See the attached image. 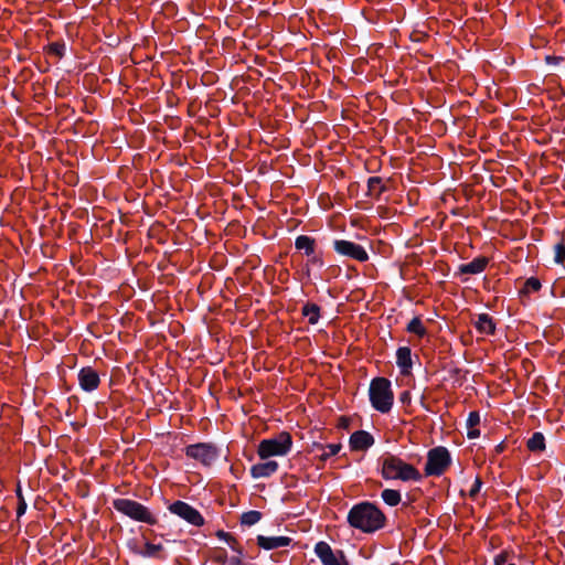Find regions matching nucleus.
Segmentation results:
<instances>
[{"label": "nucleus", "mask_w": 565, "mask_h": 565, "mask_svg": "<svg viewBox=\"0 0 565 565\" xmlns=\"http://www.w3.org/2000/svg\"><path fill=\"white\" fill-rule=\"evenodd\" d=\"M348 521L363 532H374L383 526L384 515L373 504L361 503L350 510Z\"/></svg>", "instance_id": "1"}, {"label": "nucleus", "mask_w": 565, "mask_h": 565, "mask_svg": "<svg viewBox=\"0 0 565 565\" xmlns=\"http://www.w3.org/2000/svg\"><path fill=\"white\" fill-rule=\"evenodd\" d=\"M382 477L386 480L417 481L420 473L412 465L398 457L387 455L382 458Z\"/></svg>", "instance_id": "2"}, {"label": "nucleus", "mask_w": 565, "mask_h": 565, "mask_svg": "<svg viewBox=\"0 0 565 565\" xmlns=\"http://www.w3.org/2000/svg\"><path fill=\"white\" fill-rule=\"evenodd\" d=\"M370 401L372 406L381 413H387L392 408L393 392L388 380L377 377L371 382Z\"/></svg>", "instance_id": "3"}, {"label": "nucleus", "mask_w": 565, "mask_h": 565, "mask_svg": "<svg viewBox=\"0 0 565 565\" xmlns=\"http://www.w3.org/2000/svg\"><path fill=\"white\" fill-rule=\"evenodd\" d=\"M292 446L289 433L282 431L277 436L264 439L259 443L257 454L262 460H266L275 456H286Z\"/></svg>", "instance_id": "4"}, {"label": "nucleus", "mask_w": 565, "mask_h": 565, "mask_svg": "<svg viewBox=\"0 0 565 565\" xmlns=\"http://www.w3.org/2000/svg\"><path fill=\"white\" fill-rule=\"evenodd\" d=\"M113 504L118 512L129 516L135 521L145 522L148 524L156 522L153 515L148 511L146 507L139 502L129 499H116Z\"/></svg>", "instance_id": "5"}, {"label": "nucleus", "mask_w": 565, "mask_h": 565, "mask_svg": "<svg viewBox=\"0 0 565 565\" xmlns=\"http://www.w3.org/2000/svg\"><path fill=\"white\" fill-rule=\"evenodd\" d=\"M450 463L449 451L444 447H437L428 452L425 472L428 476H439Z\"/></svg>", "instance_id": "6"}, {"label": "nucleus", "mask_w": 565, "mask_h": 565, "mask_svg": "<svg viewBox=\"0 0 565 565\" xmlns=\"http://www.w3.org/2000/svg\"><path fill=\"white\" fill-rule=\"evenodd\" d=\"M169 510L192 525L200 526L203 524V518L199 511L185 502L177 501L169 507Z\"/></svg>", "instance_id": "7"}, {"label": "nucleus", "mask_w": 565, "mask_h": 565, "mask_svg": "<svg viewBox=\"0 0 565 565\" xmlns=\"http://www.w3.org/2000/svg\"><path fill=\"white\" fill-rule=\"evenodd\" d=\"M315 552L323 565H347L343 553H334L326 542H318L315 546Z\"/></svg>", "instance_id": "8"}, {"label": "nucleus", "mask_w": 565, "mask_h": 565, "mask_svg": "<svg viewBox=\"0 0 565 565\" xmlns=\"http://www.w3.org/2000/svg\"><path fill=\"white\" fill-rule=\"evenodd\" d=\"M186 455L203 465H211L217 457L216 449L206 444L191 445L186 448Z\"/></svg>", "instance_id": "9"}, {"label": "nucleus", "mask_w": 565, "mask_h": 565, "mask_svg": "<svg viewBox=\"0 0 565 565\" xmlns=\"http://www.w3.org/2000/svg\"><path fill=\"white\" fill-rule=\"evenodd\" d=\"M334 249L339 254L351 257L359 262H364L369 257L366 250L361 245L344 239L335 241Z\"/></svg>", "instance_id": "10"}, {"label": "nucleus", "mask_w": 565, "mask_h": 565, "mask_svg": "<svg viewBox=\"0 0 565 565\" xmlns=\"http://www.w3.org/2000/svg\"><path fill=\"white\" fill-rule=\"evenodd\" d=\"M78 382L83 390L94 391L99 384V376L92 367H84L78 373Z\"/></svg>", "instance_id": "11"}, {"label": "nucleus", "mask_w": 565, "mask_h": 565, "mask_svg": "<svg viewBox=\"0 0 565 565\" xmlns=\"http://www.w3.org/2000/svg\"><path fill=\"white\" fill-rule=\"evenodd\" d=\"M278 469V463L275 460L266 459L263 462L253 465L250 468V475L255 479L267 478L274 475Z\"/></svg>", "instance_id": "12"}, {"label": "nucleus", "mask_w": 565, "mask_h": 565, "mask_svg": "<svg viewBox=\"0 0 565 565\" xmlns=\"http://www.w3.org/2000/svg\"><path fill=\"white\" fill-rule=\"evenodd\" d=\"M291 542V539L288 536H264L259 535L257 537V543L260 547L265 550H275L279 547L288 546Z\"/></svg>", "instance_id": "13"}, {"label": "nucleus", "mask_w": 565, "mask_h": 565, "mask_svg": "<svg viewBox=\"0 0 565 565\" xmlns=\"http://www.w3.org/2000/svg\"><path fill=\"white\" fill-rule=\"evenodd\" d=\"M374 444V439L371 434L364 430L355 431L350 437V446L354 450H364Z\"/></svg>", "instance_id": "14"}, {"label": "nucleus", "mask_w": 565, "mask_h": 565, "mask_svg": "<svg viewBox=\"0 0 565 565\" xmlns=\"http://www.w3.org/2000/svg\"><path fill=\"white\" fill-rule=\"evenodd\" d=\"M341 449L340 444H329V445H321V444H313L311 451L316 454V456L322 460L326 461L330 457L337 455Z\"/></svg>", "instance_id": "15"}, {"label": "nucleus", "mask_w": 565, "mask_h": 565, "mask_svg": "<svg viewBox=\"0 0 565 565\" xmlns=\"http://www.w3.org/2000/svg\"><path fill=\"white\" fill-rule=\"evenodd\" d=\"M488 264V259L486 257H479L473 259L468 264H462L459 267L460 273L476 275L484 270Z\"/></svg>", "instance_id": "16"}, {"label": "nucleus", "mask_w": 565, "mask_h": 565, "mask_svg": "<svg viewBox=\"0 0 565 565\" xmlns=\"http://www.w3.org/2000/svg\"><path fill=\"white\" fill-rule=\"evenodd\" d=\"M397 365L402 369L403 374H407L412 367V353L406 347L399 348L396 352Z\"/></svg>", "instance_id": "17"}, {"label": "nucleus", "mask_w": 565, "mask_h": 565, "mask_svg": "<svg viewBox=\"0 0 565 565\" xmlns=\"http://www.w3.org/2000/svg\"><path fill=\"white\" fill-rule=\"evenodd\" d=\"M477 330L482 334H491L494 331V323L492 319L486 315H479L477 321L475 322Z\"/></svg>", "instance_id": "18"}, {"label": "nucleus", "mask_w": 565, "mask_h": 565, "mask_svg": "<svg viewBox=\"0 0 565 565\" xmlns=\"http://www.w3.org/2000/svg\"><path fill=\"white\" fill-rule=\"evenodd\" d=\"M479 423H480L479 413L471 412L467 419V427H468L467 436L469 439H475L480 436L479 429L476 428L479 425Z\"/></svg>", "instance_id": "19"}, {"label": "nucleus", "mask_w": 565, "mask_h": 565, "mask_svg": "<svg viewBox=\"0 0 565 565\" xmlns=\"http://www.w3.org/2000/svg\"><path fill=\"white\" fill-rule=\"evenodd\" d=\"M295 246L299 250H303L307 255H310L313 253V239H311L308 236L301 235L298 236Z\"/></svg>", "instance_id": "20"}, {"label": "nucleus", "mask_w": 565, "mask_h": 565, "mask_svg": "<svg viewBox=\"0 0 565 565\" xmlns=\"http://www.w3.org/2000/svg\"><path fill=\"white\" fill-rule=\"evenodd\" d=\"M527 447L532 451H541L545 448V438L543 434L535 433L532 435V437L527 440Z\"/></svg>", "instance_id": "21"}, {"label": "nucleus", "mask_w": 565, "mask_h": 565, "mask_svg": "<svg viewBox=\"0 0 565 565\" xmlns=\"http://www.w3.org/2000/svg\"><path fill=\"white\" fill-rule=\"evenodd\" d=\"M319 311V307L312 303L306 305L302 309L303 316L308 319V322L311 324H316L318 322L320 317Z\"/></svg>", "instance_id": "22"}, {"label": "nucleus", "mask_w": 565, "mask_h": 565, "mask_svg": "<svg viewBox=\"0 0 565 565\" xmlns=\"http://www.w3.org/2000/svg\"><path fill=\"white\" fill-rule=\"evenodd\" d=\"M382 499L390 507H395L401 502V493L397 490L385 489L382 492Z\"/></svg>", "instance_id": "23"}, {"label": "nucleus", "mask_w": 565, "mask_h": 565, "mask_svg": "<svg viewBox=\"0 0 565 565\" xmlns=\"http://www.w3.org/2000/svg\"><path fill=\"white\" fill-rule=\"evenodd\" d=\"M262 518L260 512L258 511H248L242 514L241 522L243 525L252 526L259 522Z\"/></svg>", "instance_id": "24"}, {"label": "nucleus", "mask_w": 565, "mask_h": 565, "mask_svg": "<svg viewBox=\"0 0 565 565\" xmlns=\"http://www.w3.org/2000/svg\"><path fill=\"white\" fill-rule=\"evenodd\" d=\"M367 188L371 195H380L384 190L382 179L377 177L370 178L367 181Z\"/></svg>", "instance_id": "25"}, {"label": "nucleus", "mask_w": 565, "mask_h": 565, "mask_svg": "<svg viewBox=\"0 0 565 565\" xmlns=\"http://www.w3.org/2000/svg\"><path fill=\"white\" fill-rule=\"evenodd\" d=\"M407 330L418 337H424L426 334V329L419 318L412 319L407 326Z\"/></svg>", "instance_id": "26"}, {"label": "nucleus", "mask_w": 565, "mask_h": 565, "mask_svg": "<svg viewBox=\"0 0 565 565\" xmlns=\"http://www.w3.org/2000/svg\"><path fill=\"white\" fill-rule=\"evenodd\" d=\"M540 288H541V282L536 278L532 277V278H529L525 281L524 289L527 292H530V291H537Z\"/></svg>", "instance_id": "27"}, {"label": "nucleus", "mask_w": 565, "mask_h": 565, "mask_svg": "<svg viewBox=\"0 0 565 565\" xmlns=\"http://www.w3.org/2000/svg\"><path fill=\"white\" fill-rule=\"evenodd\" d=\"M555 262L556 263L565 262V246L564 245L555 246Z\"/></svg>", "instance_id": "28"}, {"label": "nucleus", "mask_w": 565, "mask_h": 565, "mask_svg": "<svg viewBox=\"0 0 565 565\" xmlns=\"http://www.w3.org/2000/svg\"><path fill=\"white\" fill-rule=\"evenodd\" d=\"M18 497H19V505H18V509H17V514L18 516H21L25 513V510H26V503L21 494V490L18 489Z\"/></svg>", "instance_id": "29"}, {"label": "nucleus", "mask_w": 565, "mask_h": 565, "mask_svg": "<svg viewBox=\"0 0 565 565\" xmlns=\"http://www.w3.org/2000/svg\"><path fill=\"white\" fill-rule=\"evenodd\" d=\"M494 565H515L508 561V554L501 553L494 558Z\"/></svg>", "instance_id": "30"}, {"label": "nucleus", "mask_w": 565, "mask_h": 565, "mask_svg": "<svg viewBox=\"0 0 565 565\" xmlns=\"http://www.w3.org/2000/svg\"><path fill=\"white\" fill-rule=\"evenodd\" d=\"M217 536L221 540L225 541L233 550H236L235 546H234V540H233V537L228 533L223 532V531H218L217 532Z\"/></svg>", "instance_id": "31"}, {"label": "nucleus", "mask_w": 565, "mask_h": 565, "mask_svg": "<svg viewBox=\"0 0 565 565\" xmlns=\"http://www.w3.org/2000/svg\"><path fill=\"white\" fill-rule=\"evenodd\" d=\"M160 548H161L160 545L147 543L146 544V555L154 556L157 554V552L160 551Z\"/></svg>", "instance_id": "32"}, {"label": "nucleus", "mask_w": 565, "mask_h": 565, "mask_svg": "<svg viewBox=\"0 0 565 565\" xmlns=\"http://www.w3.org/2000/svg\"><path fill=\"white\" fill-rule=\"evenodd\" d=\"M481 484H482L481 480L476 478L475 483L472 484V487L470 489L471 497H475L480 491Z\"/></svg>", "instance_id": "33"}, {"label": "nucleus", "mask_w": 565, "mask_h": 565, "mask_svg": "<svg viewBox=\"0 0 565 565\" xmlns=\"http://www.w3.org/2000/svg\"><path fill=\"white\" fill-rule=\"evenodd\" d=\"M231 565H241L239 557L235 556L231 558Z\"/></svg>", "instance_id": "34"}, {"label": "nucleus", "mask_w": 565, "mask_h": 565, "mask_svg": "<svg viewBox=\"0 0 565 565\" xmlns=\"http://www.w3.org/2000/svg\"><path fill=\"white\" fill-rule=\"evenodd\" d=\"M558 60H559V58H557V57H552V56H547V57H546V61H547L548 63H552V62L556 63V62H558Z\"/></svg>", "instance_id": "35"}]
</instances>
